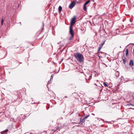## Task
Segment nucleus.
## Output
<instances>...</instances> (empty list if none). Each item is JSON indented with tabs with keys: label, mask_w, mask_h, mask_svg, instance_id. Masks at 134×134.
<instances>
[{
	"label": "nucleus",
	"mask_w": 134,
	"mask_h": 134,
	"mask_svg": "<svg viewBox=\"0 0 134 134\" xmlns=\"http://www.w3.org/2000/svg\"><path fill=\"white\" fill-rule=\"evenodd\" d=\"M74 56L79 62L80 63L83 62L84 58L82 54L79 53H77L75 54Z\"/></svg>",
	"instance_id": "1"
},
{
	"label": "nucleus",
	"mask_w": 134,
	"mask_h": 134,
	"mask_svg": "<svg viewBox=\"0 0 134 134\" xmlns=\"http://www.w3.org/2000/svg\"><path fill=\"white\" fill-rule=\"evenodd\" d=\"M76 3V2L75 1L72 2L69 6V8L70 9H72L75 5Z\"/></svg>",
	"instance_id": "2"
},
{
	"label": "nucleus",
	"mask_w": 134,
	"mask_h": 134,
	"mask_svg": "<svg viewBox=\"0 0 134 134\" xmlns=\"http://www.w3.org/2000/svg\"><path fill=\"white\" fill-rule=\"evenodd\" d=\"M76 19V17L75 16H74L71 19L70 23V25L72 26L76 22L75 20Z\"/></svg>",
	"instance_id": "3"
},
{
	"label": "nucleus",
	"mask_w": 134,
	"mask_h": 134,
	"mask_svg": "<svg viewBox=\"0 0 134 134\" xmlns=\"http://www.w3.org/2000/svg\"><path fill=\"white\" fill-rule=\"evenodd\" d=\"M80 116V114L79 113H76L73 116L72 119L74 120H75L77 119V118Z\"/></svg>",
	"instance_id": "4"
},
{
	"label": "nucleus",
	"mask_w": 134,
	"mask_h": 134,
	"mask_svg": "<svg viewBox=\"0 0 134 134\" xmlns=\"http://www.w3.org/2000/svg\"><path fill=\"white\" fill-rule=\"evenodd\" d=\"M90 0H88L86 2L84 3L83 6V9L85 11H86L87 10L86 5H87L90 2Z\"/></svg>",
	"instance_id": "5"
},
{
	"label": "nucleus",
	"mask_w": 134,
	"mask_h": 134,
	"mask_svg": "<svg viewBox=\"0 0 134 134\" xmlns=\"http://www.w3.org/2000/svg\"><path fill=\"white\" fill-rule=\"evenodd\" d=\"M69 29V32L70 34H71V35H72V37L73 35H74V34L73 30L72 27V26H70Z\"/></svg>",
	"instance_id": "6"
},
{
	"label": "nucleus",
	"mask_w": 134,
	"mask_h": 134,
	"mask_svg": "<svg viewBox=\"0 0 134 134\" xmlns=\"http://www.w3.org/2000/svg\"><path fill=\"white\" fill-rule=\"evenodd\" d=\"M129 65L131 66H132L133 65V62L132 60H130Z\"/></svg>",
	"instance_id": "7"
},
{
	"label": "nucleus",
	"mask_w": 134,
	"mask_h": 134,
	"mask_svg": "<svg viewBox=\"0 0 134 134\" xmlns=\"http://www.w3.org/2000/svg\"><path fill=\"white\" fill-rule=\"evenodd\" d=\"M8 131L7 129L5 130L4 131H2L1 132V134H6V133H7Z\"/></svg>",
	"instance_id": "8"
},
{
	"label": "nucleus",
	"mask_w": 134,
	"mask_h": 134,
	"mask_svg": "<svg viewBox=\"0 0 134 134\" xmlns=\"http://www.w3.org/2000/svg\"><path fill=\"white\" fill-rule=\"evenodd\" d=\"M77 99L76 98H74L72 97L71 98V100L73 102H74L76 100H77Z\"/></svg>",
	"instance_id": "9"
},
{
	"label": "nucleus",
	"mask_w": 134,
	"mask_h": 134,
	"mask_svg": "<svg viewBox=\"0 0 134 134\" xmlns=\"http://www.w3.org/2000/svg\"><path fill=\"white\" fill-rule=\"evenodd\" d=\"M62 7L60 6H59L58 8L59 12V13H60L62 11Z\"/></svg>",
	"instance_id": "10"
},
{
	"label": "nucleus",
	"mask_w": 134,
	"mask_h": 134,
	"mask_svg": "<svg viewBox=\"0 0 134 134\" xmlns=\"http://www.w3.org/2000/svg\"><path fill=\"white\" fill-rule=\"evenodd\" d=\"M104 44V42L103 43H101L99 45V48H102V47H103Z\"/></svg>",
	"instance_id": "11"
},
{
	"label": "nucleus",
	"mask_w": 134,
	"mask_h": 134,
	"mask_svg": "<svg viewBox=\"0 0 134 134\" xmlns=\"http://www.w3.org/2000/svg\"><path fill=\"white\" fill-rule=\"evenodd\" d=\"M85 119L83 118V119L82 120H81L80 122H81L82 123H84L85 121Z\"/></svg>",
	"instance_id": "12"
},
{
	"label": "nucleus",
	"mask_w": 134,
	"mask_h": 134,
	"mask_svg": "<svg viewBox=\"0 0 134 134\" xmlns=\"http://www.w3.org/2000/svg\"><path fill=\"white\" fill-rule=\"evenodd\" d=\"M4 21V19L3 18L1 20V25H3V23Z\"/></svg>",
	"instance_id": "13"
},
{
	"label": "nucleus",
	"mask_w": 134,
	"mask_h": 134,
	"mask_svg": "<svg viewBox=\"0 0 134 134\" xmlns=\"http://www.w3.org/2000/svg\"><path fill=\"white\" fill-rule=\"evenodd\" d=\"M126 58H124V59H123V63L124 64H125L126 63Z\"/></svg>",
	"instance_id": "14"
},
{
	"label": "nucleus",
	"mask_w": 134,
	"mask_h": 134,
	"mask_svg": "<svg viewBox=\"0 0 134 134\" xmlns=\"http://www.w3.org/2000/svg\"><path fill=\"white\" fill-rule=\"evenodd\" d=\"M126 56H127L128 54V49H126Z\"/></svg>",
	"instance_id": "15"
},
{
	"label": "nucleus",
	"mask_w": 134,
	"mask_h": 134,
	"mask_svg": "<svg viewBox=\"0 0 134 134\" xmlns=\"http://www.w3.org/2000/svg\"><path fill=\"white\" fill-rule=\"evenodd\" d=\"M103 84L104 85V86L105 87H108V85H107V84L106 83H105V82H104L103 83Z\"/></svg>",
	"instance_id": "16"
},
{
	"label": "nucleus",
	"mask_w": 134,
	"mask_h": 134,
	"mask_svg": "<svg viewBox=\"0 0 134 134\" xmlns=\"http://www.w3.org/2000/svg\"><path fill=\"white\" fill-rule=\"evenodd\" d=\"M74 35H73V36L72 37V35H71V37L69 38V40L70 41H71V40H72V39L73 38V37H74Z\"/></svg>",
	"instance_id": "17"
},
{
	"label": "nucleus",
	"mask_w": 134,
	"mask_h": 134,
	"mask_svg": "<svg viewBox=\"0 0 134 134\" xmlns=\"http://www.w3.org/2000/svg\"><path fill=\"white\" fill-rule=\"evenodd\" d=\"M89 115H87L86 116H85L84 118L86 120V119L87 118L89 117Z\"/></svg>",
	"instance_id": "18"
},
{
	"label": "nucleus",
	"mask_w": 134,
	"mask_h": 134,
	"mask_svg": "<svg viewBox=\"0 0 134 134\" xmlns=\"http://www.w3.org/2000/svg\"><path fill=\"white\" fill-rule=\"evenodd\" d=\"M101 49V48H99H99L98 49V51L99 52V51H100Z\"/></svg>",
	"instance_id": "19"
},
{
	"label": "nucleus",
	"mask_w": 134,
	"mask_h": 134,
	"mask_svg": "<svg viewBox=\"0 0 134 134\" xmlns=\"http://www.w3.org/2000/svg\"><path fill=\"white\" fill-rule=\"evenodd\" d=\"M98 57H99V58H102V57L101 56H100L99 55L98 56Z\"/></svg>",
	"instance_id": "20"
},
{
	"label": "nucleus",
	"mask_w": 134,
	"mask_h": 134,
	"mask_svg": "<svg viewBox=\"0 0 134 134\" xmlns=\"http://www.w3.org/2000/svg\"><path fill=\"white\" fill-rule=\"evenodd\" d=\"M91 77H92V76L91 75V76H90V78H91Z\"/></svg>",
	"instance_id": "21"
},
{
	"label": "nucleus",
	"mask_w": 134,
	"mask_h": 134,
	"mask_svg": "<svg viewBox=\"0 0 134 134\" xmlns=\"http://www.w3.org/2000/svg\"><path fill=\"white\" fill-rule=\"evenodd\" d=\"M130 44H134L133 43H130Z\"/></svg>",
	"instance_id": "22"
},
{
	"label": "nucleus",
	"mask_w": 134,
	"mask_h": 134,
	"mask_svg": "<svg viewBox=\"0 0 134 134\" xmlns=\"http://www.w3.org/2000/svg\"><path fill=\"white\" fill-rule=\"evenodd\" d=\"M65 97L66 98H67V97L66 96H65Z\"/></svg>",
	"instance_id": "23"
},
{
	"label": "nucleus",
	"mask_w": 134,
	"mask_h": 134,
	"mask_svg": "<svg viewBox=\"0 0 134 134\" xmlns=\"http://www.w3.org/2000/svg\"><path fill=\"white\" fill-rule=\"evenodd\" d=\"M94 85H95L96 86H97V85L96 84V83H94Z\"/></svg>",
	"instance_id": "24"
},
{
	"label": "nucleus",
	"mask_w": 134,
	"mask_h": 134,
	"mask_svg": "<svg viewBox=\"0 0 134 134\" xmlns=\"http://www.w3.org/2000/svg\"><path fill=\"white\" fill-rule=\"evenodd\" d=\"M52 76H51V77H52Z\"/></svg>",
	"instance_id": "25"
},
{
	"label": "nucleus",
	"mask_w": 134,
	"mask_h": 134,
	"mask_svg": "<svg viewBox=\"0 0 134 134\" xmlns=\"http://www.w3.org/2000/svg\"><path fill=\"white\" fill-rule=\"evenodd\" d=\"M52 76H51V77H52Z\"/></svg>",
	"instance_id": "26"
},
{
	"label": "nucleus",
	"mask_w": 134,
	"mask_h": 134,
	"mask_svg": "<svg viewBox=\"0 0 134 134\" xmlns=\"http://www.w3.org/2000/svg\"><path fill=\"white\" fill-rule=\"evenodd\" d=\"M20 24H21V22H20Z\"/></svg>",
	"instance_id": "27"
}]
</instances>
